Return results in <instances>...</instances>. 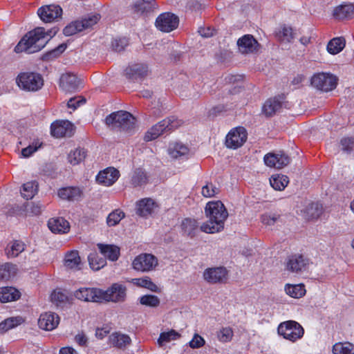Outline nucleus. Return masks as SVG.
<instances>
[{
  "mask_svg": "<svg viewBox=\"0 0 354 354\" xmlns=\"http://www.w3.org/2000/svg\"><path fill=\"white\" fill-rule=\"evenodd\" d=\"M73 127L68 120H57L51 124L50 132L56 138L71 137L73 134Z\"/></svg>",
  "mask_w": 354,
  "mask_h": 354,
  "instance_id": "obj_15",
  "label": "nucleus"
},
{
  "mask_svg": "<svg viewBox=\"0 0 354 354\" xmlns=\"http://www.w3.org/2000/svg\"><path fill=\"white\" fill-rule=\"evenodd\" d=\"M81 84L77 77L73 73H67L62 75L59 80V86L65 92H74L77 91Z\"/></svg>",
  "mask_w": 354,
  "mask_h": 354,
  "instance_id": "obj_20",
  "label": "nucleus"
},
{
  "mask_svg": "<svg viewBox=\"0 0 354 354\" xmlns=\"http://www.w3.org/2000/svg\"><path fill=\"white\" fill-rule=\"evenodd\" d=\"M156 8L155 0H136L131 5L133 12L137 16L147 15Z\"/></svg>",
  "mask_w": 354,
  "mask_h": 354,
  "instance_id": "obj_22",
  "label": "nucleus"
},
{
  "mask_svg": "<svg viewBox=\"0 0 354 354\" xmlns=\"http://www.w3.org/2000/svg\"><path fill=\"white\" fill-rule=\"evenodd\" d=\"M85 102H86L85 99H83V98L81 100H77L75 98H71L67 103V106L68 108L75 109L81 104L85 103Z\"/></svg>",
  "mask_w": 354,
  "mask_h": 354,
  "instance_id": "obj_63",
  "label": "nucleus"
},
{
  "mask_svg": "<svg viewBox=\"0 0 354 354\" xmlns=\"http://www.w3.org/2000/svg\"><path fill=\"white\" fill-rule=\"evenodd\" d=\"M124 217V213L120 209H115L110 213L106 218L109 226H115Z\"/></svg>",
  "mask_w": 354,
  "mask_h": 354,
  "instance_id": "obj_50",
  "label": "nucleus"
},
{
  "mask_svg": "<svg viewBox=\"0 0 354 354\" xmlns=\"http://www.w3.org/2000/svg\"><path fill=\"white\" fill-rule=\"evenodd\" d=\"M237 45L241 53H249L256 50L258 42L253 36L246 35L238 39Z\"/></svg>",
  "mask_w": 354,
  "mask_h": 354,
  "instance_id": "obj_24",
  "label": "nucleus"
},
{
  "mask_svg": "<svg viewBox=\"0 0 354 354\" xmlns=\"http://www.w3.org/2000/svg\"><path fill=\"white\" fill-rule=\"evenodd\" d=\"M179 23L178 17L170 12L162 13L156 20L157 28L162 32H169L176 29Z\"/></svg>",
  "mask_w": 354,
  "mask_h": 354,
  "instance_id": "obj_12",
  "label": "nucleus"
},
{
  "mask_svg": "<svg viewBox=\"0 0 354 354\" xmlns=\"http://www.w3.org/2000/svg\"><path fill=\"white\" fill-rule=\"evenodd\" d=\"M214 30L212 29L211 28H200L198 30L199 34L203 37H210L214 35Z\"/></svg>",
  "mask_w": 354,
  "mask_h": 354,
  "instance_id": "obj_64",
  "label": "nucleus"
},
{
  "mask_svg": "<svg viewBox=\"0 0 354 354\" xmlns=\"http://www.w3.org/2000/svg\"><path fill=\"white\" fill-rule=\"evenodd\" d=\"M285 291L287 295L293 298H300L306 294V289L303 284H286Z\"/></svg>",
  "mask_w": 354,
  "mask_h": 354,
  "instance_id": "obj_42",
  "label": "nucleus"
},
{
  "mask_svg": "<svg viewBox=\"0 0 354 354\" xmlns=\"http://www.w3.org/2000/svg\"><path fill=\"white\" fill-rule=\"evenodd\" d=\"M85 157L86 151L84 149L77 148L68 153V160L71 165H76L83 161Z\"/></svg>",
  "mask_w": 354,
  "mask_h": 354,
  "instance_id": "obj_45",
  "label": "nucleus"
},
{
  "mask_svg": "<svg viewBox=\"0 0 354 354\" xmlns=\"http://www.w3.org/2000/svg\"><path fill=\"white\" fill-rule=\"evenodd\" d=\"M67 45L65 43L61 44L55 48L48 51L43 56L44 60H50L58 57L66 49Z\"/></svg>",
  "mask_w": 354,
  "mask_h": 354,
  "instance_id": "obj_52",
  "label": "nucleus"
},
{
  "mask_svg": "<svg viewBox=\"0 0 354 354\" xmlns=\"http://www.w3.org/2000/svg\"><path fill=\"white\" fill-rule=\"evenodd\" d=\"M146 172L141 168L136 169L131 176V184L134 187H141L147 183Z\"/></svg>",
  "mask_w": 354,
  "mask_h": 354,
  "instance_id": "obj_37",
  "label": "nucleus"
},
{
  "mask_svg": "<svg viewBox=\"0 0 354 354\" xmlns=\"http://www.w3.org/2000/svg\"><path fill=\"white\" fill-rule=\"evenodd\" d=\"M100 19L99 14H91L82 20H76L70 23L64 28L63 33L66 36H72L93 26L97 23Z\"/></svg>",
  "mask_w": 354,
  "mask_h": 354,
  "instance_id": "obj_6",
  "label": "nucleus"
},
{
  "mask_svg": "<svg viewBox=\"0 0 354 354\" xmlns=\"http://www.w3.org/2000/svg\"><path fill=\"white\" fill-rule=\"evenodd\" d=\"M48 226L53 233H66L70 229L69 223L62 217L50 218Z\"/></svg>",
  "mask_w": 354,
  "mask_h": 354,
  "instance_id": "obj_25",
  "label": "nucleus"
},
{
  "mask_svg": "<svg viewBox=\"0 0 354 354\" xmlns=\"http://www.w3.org/2000/svg\"><path fill=\"white\" fill-rule=\"evenodd\" d=\"M189 346L192 348H197L205 344L204 339L198 334H195L194 337L189 343Z\"/></svg>",
  "mask_w": 354,
  "mask_h": 354,
  "instance_id": "obj_61",
  "label": "nucleus"
},
{
  "mask_svg": "<svg viewBox=\"0 0 354 354\" xmlns=\"http://www.w3.org/2000/svg\"><path fill=\"white\" fill-rule=\"evenodd\" d=\"M290 158L283 152L268 153L264 157L265 164L270 167L281 169L290 163Z\"/></svg>",
  "mask_w": 354,
  "mask_h": 354,
  "instance_id": "obj_19",
  "label": "nucleus"
},
{
  "mask_svg": "<svg viewBox=\"0 0 354 354\" xmlns=\"http://www.w3.org/2000/svg\"><path fill=\"white\" fill-rule=\"evenodd\" d=\"M341 149L344 152L350 153L354 149V138L345 137L340 140Z\"/></svg>",
  "mask_w": 354,
  "mask_h": 354,
  "instance_id": "obj_56",
  "label": "nucleus"
},
{
  "mask_svg": "<svg viewBox=\"0 0 354 354\" xmlns=\"http://www.w3.org/2000/svg\"><path fill=\"white\" fill-rule=\"evenodd\" d=\"M279 216L276 214H265L261 217L262 223L266 225H273L279 220Z\"/></svg>",
  "mask_w": 354,
  "mask_h": 354,
  "instance_id": "obj_59",
  "label": "nucleus"
},
{
  "mask_svg": "<svg viewBox=\"0 0 354 354\" xmlns=\"http://www.w3.org/2000/svg\"><path fill=\"white\" fill-rule=\"evenodd\" d=\"M278 36L279 39L283 41L288 42L290 41L293 38V32L292 28L283 26L282 30L279 32Z\"/></svg>",
  "mask_w": 354,
  "mask_h": 354,
  "instance_id": "obj_60",
  "label": "nucleus"
},
{
  "mask_svg": "<svg viewBox=\"0 0 354 354\" xmlns=\"http://www.w3.org/2000/svg\"><path fill=\"white\" fill-rule=\"evenodd\" d=\"M131 283L137 286L147 288L154 292H159L160 291V288L148 277L132 279Z\"/></svg>",
  "mask_w": 354,
  "mask_h": 354,
  "instance_id": "obj_39",
  "label": "nucleus"
},
{
  "mask_svg": "<svg viewBox=\"0 0 354 354\" xmlns=\"http://www.w3.org/2000/svg\"><path fill=\"white\" fill-rule=\"evenodd\" d=\"M354 15V6L351 3L341 4L335 8L333 17L339 20L349 19Z\"/></svg>",
  "mask_w": 354,
  "mask_h": 354,
  "instance_id": "obj_27",
  "label": "nucleus"
},
{
  "mask_svg": "<svg viewBox=\"0 0 354 354\" xmlns=\"http://www.w3.org/2000/svg\"><path fill=\"white\" fill-rule=\"evenodd\" d=\"M59 322V316L55 313L49 312L40 315L38 325L43 330H52L57 326Z\"/></svg>",
  "mask_w": 354,
  "mask_h": 354,
  "instance_id": "obj_23",
  "label": "nucleus"
},
{
  "mask_svg": "<svg viewBox=\"0 0 354 354\" xmlns=\"http://www.w3.org/2000/svg\"><path fill=\"white\" fill-rule=\"evenodd\" d=\"M354 345L349 342H338L333 346L334 354H353Z\"/></svg>",
  "mask_w": 354,
  "mask_h": 354,
  "instance_id": "obj_47",
  "label": "nucleus"
},
{
  "mask_svg": "<svg viewBox=\"0 0 354 354\" xmlns=\"http://www.w3.org/2000/svg\"><path fill=\"white\" fill-rule=\"evenodd\" d=\"M128 44L129 41L126 37L114 39L112 41V47L117 52L123 50Z\"/></svg>",
  "mask_w": 354,
  "mask_h": 354,
  "instance_id": "obj_58",
  "label": "nucleus"
},
{
  "mask_svg": "<svg viewBox=\"0 0 354 354\" xmlns=\"http://www.w3.org/2000/svg\"><path fill=\"white\" fill-rule=\"evenodd\" d=\"M288 177L285 175L272 176L270 179L271 186L275 190H283L288 184Z\"/></svg>",
  "mask_w": 354,
  "mask_h": 354,
  "instance_id": "obj_44",
  "label": "nucleus"
},
{
  "mask_svg": "<svg viewBox=\"0 0 354 354\" xmlns=\"http://www.w3.org/2000/svg\"><path fill=\"white\" fill-rule=\"evenodd\" d=\"M180 337V334L174 330H171L169 332L161 333L158 342L159 345H162L165 342H169L171 340H174Z\"/></svg>",
  "mask_w": 354,
  "mask_h": 354,
  "instance_id": "obj_53",
  "label": "nucleus"
},
{
  "mask_svg": "<svg viewBox=\"0 0 354 354\" xmlns=\"http://www.w3.org/2000/svg\"><path fill=\"white\" fill-rule=\"evenodd\" d=\"M16 83L24 91L36 92L42 88L44 80L39 73L24 72L17 75Z\"/></svg>",
  "mask_w": 354,
  "mask_h": 354,
  "instance_id": "obj_4",
  "label": "nucleus"
},
{
  "mask_svg": "<svg viewBox=\"0 0 354 354\" xmlns=\"http://www.w3.org/2000/svg\"><path fill=\"white\" fill-rule=\"evenodd\" d=\"M140 303L146 306L156 308L160 305V299L153 295H145L140 298Z\"/></svg>",
  "mask_w": 354,
  "mask_h": 354,
  "instance_id": "obj_49",
  "label": "nucleus"
},
{
  "mask_svg": "<svg viewBox=\"0 0 354 354\" xmlns=\"http://www.w3.org/2000/svg\"><path fill=\"white\" fill-rule=\"evenodd\" d=\"M82 192L78 187H68L61 188L58 191V196L63 200L69 201H78L81 198Z\"/></svg>",
  "mask_w": 354,
  "mask_h": 354,
  "instance_id": "obj_30",
  "label": "nucleus"
},
{
  "mask_svg": "<svg viewBox=\"0 0 354 354\" xmlns=\"http://www.w3.org/2000/svg\"><path fill=\"white\" fill-rule=\"evenodd\" d=\"M53 303L58 306L59 304L65 303L68 300V297L61 291L55 290L50 295Z\"/></svg>",
  "mask_w": 354,
  "mask_h": 354,
  "instance_id": "obj_57",
  "label": "nucleus"
},
{
  "mask_svg": "<svg viewBox=\"0 0 354 354\" xmlns=\"http://www.w3.org/2000/svg\"><path fill=\"white\" fill-rule=\"evenodd\" d=\"M74 295L85 301L102 302V289L100 288H81L75 292Z\"/></svg>",
  "mask_w": 354,
  "mask_h": 354,
  "instance_id": "obj_16",
  "label": "nucleus"
},
{
  "mask_svg": "<svg viewBox=\"0 0 354 354\" xmlns=\"http://www.w3.org/2000/svg\"><path fill=\"white\" fill-rule=\"evenodd\" d=\"M106 124L112 129L131 133L136 127V118L129 112H113L105 118Z\"/></svg>",
  "mask_w": 354,
  "mask_h": 354,
  "instance_id": "obj_3",
  "label": "nucleus"
},
{
  "mask_svg": "<svg viewBox=\"0 0 354 354\" xmlns=\"http://www.w3.org/2000/svg\"><path fill=\"white\" fill-rule=\"evenodd\" d=\"M148 66L142 63L133 64L126 68L124 74L131 80H138L148 75Z\"/></svg>",
  "mask_w": 354,
  "mask_h": 354,
  "instance_id": "obj_18",
  "label": "nucleus"
},
{
  "mask_svg": "<svg viewBox=\"0 0 354 354\" xmlns=\"http://www.w3.org/2000/svg\"><path fill=\"white\" fill-rule=\"evenodd\" d=\"M205 212L209 220L201 226V231L213 234L223 230L228 213L222 202L218 201L207 203Z\"/></svg>",
  "mask_w": 354,
  "mask_h": 354,
  "instance_id": "obj_2",
  "label": "nucleus"
},
{
  "mask_svg": "<svg viewBox=\"0 0 354 354\" xmlns=\"http://www.w3.org/2000/svg\"><path fill=\"white\" fill-rule=\"evenodd\" d=\"M127 297V288L125 286L115 283L107 290H102V302L112 301L119 303L124 301Z\"/></svg>",
  "mask_w": 354,
  "mask_h": 354,
  "instance_id": "obj_9",
  "label": "nucleus"
},
{
  "mask_svg": "<svg viewBox=\"0 0 354 354\" xmlns=\"http://www.w3.org/2000/svg\"><path fill=\"white\" fill-rule=\"evenodd\" d=\"M344 46L345 39L343 37H335L328 42L327 50L330 54L335 55L342 51Z\"/></svg>",
  "mask_w": 354,
  "mask_h": 354,
  "instance_id": "obj_41",
  "label": "nucleus"
},
{
  "mask_svg": "<svg viewBox=\"0 0 354 354\" xmlns=\"http://www.w3.org/2000/svg\"><path fill=\"white\" fill-rule=\"evenodd\" d=\"M22 321L23 319L20 317L8 318L0 323V332L5 333L19 325Z\"/></svg>",
  "mask_w": 354,
  "mask_h": 354,
  "instance_id": "obj_48",
  "label": "nucleus"
},
{
  "mask_svg": "<svg viewBox=\"0 0 354 354\" xmlns=\"http://www.w3.org/2000/svg\"><path fill=\"white\" fill-rule=\"evenodd\" d=\"M132 265L133 269L137 271L149 272L158 265V260L154 255L145 253L136 257Z\"/></svg>",
  "mask_w": 354,
  "mask_h": 354,
  "instance_id": "obj_11",
  "label": "nucleus"
},
{
  "mask_svg": "<svg viewBox=\"0 0 354 354\" xmlns=\"http://www.w3.org/2000/svg\"><path fill=\"white\" fill-rule=\"evenodd\" d=\"M283 106L287 107V102L285 95L281 94L267 100L263 106L262 111L266 116L270 117L279 111Z\"/></svg>",
  "mask_w": 354,
  "mask_h": 354,
  "instance_id": "obj_14",
  "label": "nucleus"
},
{
  "mask_svg": "<svg viewBox=\"0 0 354 354\" xmlns=\"http://www.w3.org/2000/svg\"><path fill=\"white\" fill-rule=\"evenodd\" d=\"M24 250V244L21 241H15L13 242L10 249L6 253L8 257H16Z\"/></svg>",
  "mask_w": 354,
  "mask_h": 354,
  "instance_id": "obj_54",
  "label": "nucleus"
},
{
  "mask_svg": "<svg viewBox=\"0 0 354 354\" xmlns=\"http://www.w3.org/2000/svg\"><path fill=\"white\" fill-rule=\"evenodd\" d=\"M180 124V122L174 116L164 119L156 124L153 125L146 132L144 140L146 142L155 140L164 132H167L175 129L179 127Z\"/></svg>",
  "mask_w": 354,
  "mask_h": 354,
  "instance_id": "obj_5",
  "label": "nucleus"
},
{
  "mask_svg": "<svg viewBox=\"0 0 354 354\" xmlns=\"http://www.w3.org/2000/svg\"><path fill=\"white\" fill-rule=\"evenodd\" d=\"M38 149V147L29 145L28 147L24 148L21 150V155L24 158H28L34 152H35Z\"/></svg>",
  "mask_w": 354,
  "mask_h": 354,
  "instance_id": "obj_62",
  "label": "nucleus"
},
{
  "mask_svg": "<svg viewBox=\"0 0 354 354\" xmlns=\"http://www.w3.org/2000/svg\"><path fill=\"white\" fill-rule=\"evenodd\" d=\"M110 342L114 346L123 348L130 344L131 338L127 335L115 333L110 336Z\"/></svg>",
  "mask_w": 354,
  "mask_h": 354,
  "instance_id": "obj_36",
  "label": "nucleus"
},
{
  "mask_svg": "<svg viewBox=\"0 0 354 354\" xmlns=\"http://www.w3.org/2000/svg\"><path fill=\"white\" fill-rule=\"evenodd\" d=\"M59 31V28L53 27L45 31L44 28L37 27L28 32L17 44L14 50L19 53L26 52L32 54L41 50Z\"/></svg>",
  "mask_w": 354,
  "mask_h": 354,
  "instance_id": "obj_1",
  "label": "nucleus"
},
{
  "mask_svg": "<svg viewBox=\"0 0 354 354\" xmlns=\"http://www.w3.org/2000/svg\"><path fill=\"white\" fill-rule=\"evenodd\" d=\"M88 261L91 268L93 270H99L106 264V259L99 257L95 252L88 256Z\"/></svg>",
  "mask_w": 354,
  "mask_h": 354,
  "instance_id": "obj_43",
  "label": "nucleus"
},
{
  "mask_svg": "<svg viewBox=\"0 0 354 354\" xmlns=\"http://www.w3.org/2000/svg\"><path fill=\"white\" fill-rule=\"evenodd\" d=\"M120 172L114 167H108L99 172L96 176V180L100 184L105 186L112 185L119 178Z\"/></svg>",
  "mask_w": 354,
  "mask_h": 354,
  "instance_id": "obj_21",
  "label": "nucleus"
},
{
  "mask_svg": "<svg viewBox=\"0 0 354 354\" xmlns=\"http://www.w3.org/2000/svg\"><path fill=\"white\" fill-rule=\"evenodd\" d=\"M233 337V330L230 327L222 328L217 332V337L221 342H230Z\"/></svg>",
  "mask_w": 354,
  "mask_h": 354,
  "instance_id": "obj_55",
  "label": "nucleus"
},
{
  "mask_svg": "<svg viewBox=\"0 0 354 354\" xmlns=\"http://www.w3.org/2000/svg\"><path fill=\"white\" fill-rule=\"evenodd\" d=\"M308 260L302 255L291 256L287 262V269L292 272H299L306 269Z\"/></svg>",
  "mask_w": 354,
  "mask_h": 354,
  "instance_id": "obj_26",
  "label": "nucleus"
},
{
  "mask_svg": "<svg viewBox=\"0 0 354 354\" xmlns=\"http://www.w3.org/2000/svg\"><path fill=\"white\" fill-rule=\"evenodd\" d=\"M168 151L172 158H178L187 155L189 149L186 145L182 143L175 142L169 145Z\"/></svg>",
  "mask_w": 354,
  "mask_h": 354,
  "instance_id": "obj_34",
  "label": "nucleus"
},
{
  "mask_svg": "<svg viewBox=\"0 0 354 354\" xmlns=\"http://www.w3.org/2000/svg\"><path fill=\"white\" fill-rule=\"evenodd\" d=\"M44 209V205L39 202H30L27 203L25 206V211L29 215H39Z\"/></svg>",
  "mask_w": 354,
  "mask_h": 354,
  "instance_id": "obj_51",
  "label": "nucleus"
},
{
  "mask_svg": "<svg viewBox=\"0 0 354 354\" xmlns=\"http://www.w3.org/2000/svg\"><path fill=\"white\" fill-rule=\"evenodd\" d=\"M304 328L295 321H286L279 324L278 333L285 339L292 342L300 339L304 335Z\"/></svg>",
  "mask_w": 354,
  "mask_h": 354,
  "instance_id": "obj_7",
  "label": "nucleus"
},
{
  "mask_svg": "<svg viewBox=\"0 0 354 354\" xmlns=\"http://www.w3.org/2000/svg\"><path fill=\"white\" fill-rule=\"evenodd\" d=\"M323 207L319 203H311L308 204L304 211L308 219H316L322 214Z\"/></svg>",
  "mask_w": 354,
  "mask_h": 354,
  "instance_id": "obj_38",
  "label": "nucleus"
},
{
  "mask_svg": "<svg viewBox=\"0 0 354 354\" xmlns=\"http://www.w3.org/2000/svg\"><path fill=\"white\" fill-rule=\"evenodd\" d=\"M38 189V183L36 181H30L24 183L21 194L27 200L31 199L37 193Z\"/></svg>",
  "mask_w": 354,
  "mask_h": 354,
  "instance_id": "obj_46",
  "label": "nucleus"
},
{
  "mask_svg": "<svg viewBox=\"0 0 354 354\" xmlns=\"http://www.w3.org/2000/svg\"><path fill=\"white\" fill-rule=\"evenodd\" d=\"M157 207L156 203L151 198H144L137 204L136 213L141 216H147Z\"/></svg>",
  "mask_w": 354,
  "mask_h": 354,
  "instance_id": "obj_29",
  "label": "nucleus"
},
{
  "mask_svg": "<svg viewBox=\"0 0 354 354\" xmlns=\"http://www.w3.org/2000/svg\"><path fill=\"white\" fill-rule=\"evenodd\" d=\"M248 138L246 129L243 127H238L232 129L226 136L225 145L230 149H237L241 147Z\"/></svg>",
  "mask_w": 354,
  "mask_h": 354,
  "instance_id": "obj_10",
  "label": "nucleus"
},
{
  "mask_svg": "<svg viewBox=\"0 0 354 354\" xmlns=\"http://www.w3.org/2000/svg\"><path fill=\"white\" fill-rule=\"evenodd\" d=\"M181 227L185 234L193 237L198 230V223L196 220L187 218L183 221Z\"/></svg>",
  "mask_w": 354,
  "mask_h": 354,
  "instance_id": "obj_35",
  "label": "nucleus"
},
{
  "mask_svg": "<svg viewBox=\"0 0 354 354\" xmlns=\"http://www.w3.org/2000/svg\"><path fill=\"white\" fill-rule=\"evenodd\" d=\"M81 259L77 251L67 253L64 259V266L71 270H80L82 269Z\"/></svg>",
  "mask_w": 354,
  "mask_h": 354,
  "instance_id": "obj_31",
  "label": "nucleus"
},
{
  "mask_svg": "<svg viewBox=\"0 0 354 354\" xmlns=\"http://www.w3.org/2000/svg\"><path fill=\"white\" fill-rule=\"evenodd\" d=\"M37 15L45 23H50L62 15V9L59 5L50 4L40 7Z\"/></svg>",
  "mask_w": 354,
  "mask_h": 354,
  "instance_id": "obj_13",
  "label": "nucleus"
},
{
  "mask_svg": "<svg viewBox=\"0 0 354 354\" xmlns=\"http://www.w3.org/2000/svg\"><path fill=\"white\" fill-rule=\"evenodd\" d=\"M20 297V292L16 288L7 286L0 288V301L6 303L15 301Z\"/></svg>",
  "mask_w": 354,
  "mask_h": 354,
  "instance_id": "obj_32",
  "label": "nucleus"
},
{
  "mask_svg": "<svg viewBox=\"0 0 354 354\" xmlns=\"http://www.w3.org/2000/svg\"><path fill=\"white\" fill-rule=\"evenodd\" d=\"M311 85L322 91L328 92L336 88L337 78L330 73H319L311 77Z\"/></svg>",
  "mask_w": 354,
  "mask_h": 354,
  "instance_id": "obj_8",
  "label": "nucleus"
},
{
  "mask_svg": "<svg viewBox=\"0 0 354 354\" xmlns=\"http://www.w3.org/2000/svg\"><path fill=\"white\" fill-rule=\"evenodd\" d=\"M17 273L16 266L6 263L0 266V281H7L13 279Z\"/></svg>",
  "mask_w": 354,
  "mask_h": 354,
  "instance_id": "obj_33",
  "label": "nucleus"
},
{
  "mask_svg": "<svg viewBox=\"0 0 354 354\" xmlns=\"http://www.w3.org/2000/svg\"><path fill=\"white\" fill-rule=\"evenodd\" d=\"M102 254L108 259L115 261L120 256V248L114 245L98 243L97 245Z\"/></svg>",
  "mask_w": 354,
  "mask_h": 354,
  "instance_id": "obj_28",
  "label": "nucleus"
},
{
  "mask_svg": "<svg viewBox=\"0 0 354 354\" xmlns=\"http://www.w3.org/2000/svg\"><path fill=\"white\" fill-rule=\"evenodd\" d=\"M227 271L223 267L206 269L203 277L209 283H223L227 280Z\"/></svg>",
  "mask_w": 354,
  "mask_h": 354,
  "instance_id": "obj_17",
  "label": "nucleus"
},
{
  "mask_svg": "<svg viewBox=\"0 0 354 354\" xmlns=\"http://www.w3.org/2000/svg\"><path fill=\"white\" fill-rule=\"evenodd\" d=\"M174 88L176 92L183 97H187L192 95L190 92V85L187 81V77L185 75L183 76L182 82L175 81Z\"/></svg>",
  "mask_w": 354,
  "mask_h": 354,
  "instance_id": "obj_40",
  "label": "nucleus"
}]
</instances>
